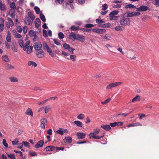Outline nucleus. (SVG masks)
<instances>
[{
	"instance_id": "nucleus-1",
	"label": "nucleus",
	"mask_w": 159,
	"mask_h": 159,
	"mask_svg": "<svg viewBox=\"0 0 159 159\" xmlns=\"http://www.w3.org/2000/svg\"><path fill=\"white\" fill-rule=\"evenodd\" d=\"M100 130L99 129H96L93 130V133H91L89 134L90 139L93 138L95 139H100L102 138L104 136V135L99 136L98 135H97L100 132Z\"/></svg>"
},
{
	"instance_id": "nucleus-2",
	"label": "nucleus",
	"mask_w": 159,
	"mask_h": 159,
	"mask_svg": "<svg viewBox=\"0 0 159 159\" xmlns=\"http://www.w3.org/2000/svg\"><path fill=\"white\" fill-rule=\"evenodd\" d=\"M131 20L129 18H124L120 20V23L121 25L123 26H129L130 24Z\"/></svg>"
},
{
	"instance_id": "nucleus-3",
	"label": "nucleus",
	"mask_w": 159,
	"mask_h": 159,
	"mask_svg": "<svg viewBox=\"0 0 159 159\" xmlns=\"http://www.w3.org/2000/svg\"><path fill=\"white\" fill-rule=\"evenodd\" d=\"M43 49L44 50H46L49 53L52 57L54 56V53L52 52L51 49L49 47L48 45L46 43H44L43 44Z\"/></svg>"
},
{
	"instance_id": "nucleus-4",
	"label": "nucleus",
	"mask_w": 159,
	"mask_h": 159,
	"mask_svg": "<svg viewBox=\"0 0 159 159\" xmlns=\"http://www.w3.org/2000/svg\"><path fill=\"white\" fill-rule=\"evenodd\" d=\"M150 10V9L149 7L144 5H141L139 7L136 8V11L138 12L145 11Z\"/></svg>"
},
{
	"instance_id": "nucleus-5",
	"label": "nucleus",
	"mask_w": 159,
	"mask_h": 159,
	"mask_svg": "<svg viewBox=\"0 0 159 159\" xmlns=\"http://www.w3.org/2000/svg\"><path fill=\"white\" fill-rule=\"evenodd\" d=\"M121 84H122V83L120 82L112 83L107 85L106 87V89H111L112 88L119 86Z\"/></svg>"
},
{
	"instance_id": "nucleus-6",
	"label": "nucleus",
	"mask_w": 159,
	"mask_h": 159,
	"mask_svg": "<svg viewBox=\"0 0 159 159\" xmlns=\"http://www.w3.org/2000/svg\"><path fill=\"white\" fill-rule=\"evenodd\" d=\"M42 45L40 42H38L34 43L33 45L34 48L36 50H41Z\"/></svg>"
},
{
	"instance_id": "nucleus-7",
	"label": "nucleus",
	"mask_w": 159,
	"mask_h": 159,
	"mask_svg": "<svg viewBox=\"0 0 159 159\" xmlns=\"http://www.w3.org/2000/svg\"><path fill=\"white\" fill-rule=\"evenodd\" d=\"M92 31L94 32L99 34H102L106 32V30L104 29L98 28L93 29Z\"/></svg>"
},
{
	"instance_id": "nucleus-8",
	"label": "nucleus",
	"mask_w": 159,
	"mask_h": 159,
	"mask_svg": "<svg viewBox=\"0 0 159 159\" xmlns=\"http://www.w3.org/2000/svg\"><path fill=\"white\" fill-rule=\"evenodd\" d=\"M34 20H33L28 17H25V23L27 25H31Z\"/></svg>"
},
{
	"instance_id": "nucleus-9",
	"label": "nucleus",
	"mask_w": 159,
	"mask_h": 159,
	"mask_svg": "<svg viewBox=\"0 0 159 159\" xmlns=\"http://www.w3.org/2000/svg\"><path fill=\"white\" fill-rule=\"evenodd\" d=\"M76 40L80 42H83L85 40V38L84 36L77 34Z\"/></svg>"
},
{
	"instance_id": "nucleus-10",
	"label": "nucleus",
	"mask_w": 159,
	"mask_h": 159,
	"mask_svg": "<svg viewBox=\"0 0 159 159\" xmlns=\"http://www.w3.org/2000/svg\"><path fill=\"white\" fill-rule=\"evenodd\" d=\"M36 54L38 57L42 58L44 57L45 53L43 50H41L37 51Z\"/></svg>"
},
{
	"instance_id": "nucleus-11",
	"label": "nucleus",
	"mask_w": 159,
	"mask_h": 159,
	"mask_svg": "<svg viewBox=\"0 0 159 159\" xmlns=\"http://www.w3.org/2000/svg\"><path fill=\"white\" fill-rule=\"evenodd\" d=\"M77 34L75 33L71 32L69 35V38L71 40L74 41L76 40Z\"/></svg>"
},
{
	"instance_id": "nucleus-12",
	"label": "nucleus",
	"mask_w": 159,
	"mask_h": 159,
	"mask_svg": "<svg viewBox=\"0 0 159 159\" xmlns=\"http://www.w3.org/2000/svg\"><path fill=\"white\" fill-rule=\"evenodd\" d=\"M40 122L41 123L40 125V126L43 129H45V124L47 122V120L45 118H43L40 120Z\"/></svg>"
},
{
	"instance_id": "nucleus-13",
	"label": "nucleus",
	"mask_w": 159,
	"mask_h": 159,
	"mask_svg": "<svg viewBox=\"0 0 159 159\" xmlns=\"http://www.w3.org/2000/svg\"><path fill=\"white\" fill-rule=\"evenodd\" d=\"M123 122H115L111 123L110 124V125L111 127H114L116 126H121L123 125Z\"/></svg>"
},
{
	"instance_id": "nucleus-14",
	"label": "nucleus",
	"mask_w": 159,
	"mask_h": 159,
	"mask_svg": "<svg viewBox=\"0 0 159 159\" xmlns=\"http://www.w3.org/2000/svg\"><path fill=\"white\" fill-rule=\"evenodd\" d=\"M56 148L55 146H49L46 147L44 149V151L46 152L49 151H53L55 150Z\"/></svg>"
},
{
	"instance_id": "nucleus-15",
	"label": "nucleus",
	"mask_w": 159,
	"mask_h": 159,
	"mask_svg": "<svg viewBox=\"0 0 159 159\" xmlns=\"http://www.w3.org/2000/svg\"><path fill=\"white\" fill-rule=\"evenodd\" d=\"M85 134L84 133L78 132L76 134L77 138L79 139H82L85 138Z\"/></svg>"
},
{
	"instance_id": "nucleus-16",
	"label": "nucleus",
	"mask_w": 159,
	"mask_h": 159,
	"mask_svg": "<svg viewBox=\"0 0 159 159\" xmlns=\"http://www.w3.org/2000/svg\"><path fill=\"white\" fill-rule=\"evenodd\" d=\"M43 143L44 141L43 140H40L35 145V147L37 148L42 147L43 146Z\"/></svg>"
},
{
	"instance_id": "nucleus-17",
	"label": "nucleus",
	"mask_w": 159,
	"mask_h": 159,
	"mask_svg": "<svg viewBox=\"0 0 159 159\" xmlns=\"http://www.w3.org/2000/svg\"><path fill=\"white\" fill-rule=\"evenodd\" d=\"M101 128L107 131L111 129L110 125H101Z\"/></svg>"
},
{
	"instance_id": "nucleus-18",
	"label": "nucleus",
	"mask_w": 159,
	"mask_h": 159,
	"mask_svg": "<svg viewBox=\"0 0 159 159\" xmlns=\"http://www.w3.org/2000/svg\"><path fill=\"white\" fill-rule=\"evenodd\" d=\"M35 26L37 28H38L39 27V25L41 24V21L39 18H36L35 20Z\"/></svg>"
},
{
	"instance_id": "nucleus-19",
	"label": "nucleus",
	"mask_w": 159,
	"mask_h": 159,
	"mask_svg": "<svg viewBox=\"0 0 159 159\" xmlns=\"http://www.w3.org/2000/svg\"><path fill=\"white\" fill-rule=\"evenodd\" d=\"M142 126V125L139 122H136L128 125H127V127L129 128L131 127L137 126Z\"/></svg>"
},
{
	"instance_id": "nucleus-20",
	"label": "nucleus",
	"mask_w": 159,
	"mask_h": 159,
	"mask_svg": "<svg viewBox=\"0 0 159 159\" xmlns=\"http://www.w3.org/2000/svg\"><path fill=\"white\" fill-rule=\"evenodd\" d=\"M26 115L33 116V112L32 110L30 108H28L25 112Z\"/></svg>"
},
{
	"instance_id": "nucleus-21",
	"label": "nucleus",
	"mask_w": 159,
	"mask_h": 159,
	"mask_svg": "<svg viewBox=\"0 0 159 159\" xmlns=\"http://www.w3.org/2000/svg\"><path fill=\"white\" fill-rule=\"evenodd\" d=\"M7 19L8 20V22L9 23V25H7V28H9L10 27V26H11V27L13 26L14 25V24L12 19L10 17H8Z\"/></svg>"
},
{
	"instance_id": "nucleus-22",
	"label": "nucleus",
	"mask_w": 159,
	"mask_h": 159,
	"mask_svg": "<svg viewBox=\"0 0 159 159\" xmlns=\"http://www.w3.org/2000/svg\"><path fill=\"white\" fill-rule=\"evenodd\" d=\"M140 98L139 96L137 95L130 102H134L136 101H140Z\"/></svg>"
},
{
	"instance_id": "nucleus-23",
	"label": "nucleus",
	"mask_w": 159,
	"mask_h": 159,
	"mask_svg": "<svg viewBox=\"0 0 159 159\" xmlns=\"http://www.w3.org/2000/svg\"><path fill=\"white\" fill-rule=\"evenodd\" d=\"M65 142L68 143H70L72 142V138L70 136L66 137L65 138Z\"/></svg>"
},
{
	"instance_id": "nucleus-24",
	"label": "nucleus",
	"mask_w": 159,
	"mask_h": 159,
	"mask_svg": "<svg viewBox=\"0 0 159 159\" xmlns=\"http://www.w3.org/2000/svg\"><path fill=\"white\" fill-rule=\"evenodd\" d=\"M74 123L77 126L79 127H82L83 125L82 122L78 120H75L74 121Z\"/></svg>"
},
{
	"instance_id": "nucleus-25",
	"label": "nucleus",
	"mask_w": 159,
	"mask_h": 159,
	"mask_svg": "<svg viewBox=\"0 0 159 159\" xmlns=\"http://www.w3.org/2000/svg\"><path fill=\"white\" fill-rule=\"evenodd\" d=\"M80 28L79 26H76L75 25L71 26L70 29L71 31H75L80 30Z\"/></svg>"
},
{
	"instance_id": "nucleus-26",
	"label": "nucleus",
	"mask_w": 159,
	"mask_h": 159,
	"mask_svg": "<svg viewBox=\"0 0 159 159\" xmlns=\"http://www.w3.org/2000/svg\"><path fill=\"white\" fill-rule=\"evenodd\" d=\"M119 11H114L111 12L109 14L110 17H111L112 16H115L118 14Z\"/></svg>"
},
{
	"instance_id": "nucleus-27",
	"label": "nucleus",
	"mask_w": 159,
	"mask_h": 159,
	"mask_svg": "<svg viewBox=\"0 0 159 159\" xmlns=\"http://www.w3.org/2000/svg\"><path fill=\"white\" fill-rule=\"evenodd\" d=\"M28 17H29V18L31 19L34 20L35 19V16L34 15L33 13H32L31 12H29L27 13Z\"/></svg>"
},
{
	"instance_id": "nucleus-28",
	"label": "nucleus",
	"mask_w": 159,
	"mask_h": 159,
	"mask_svg": "<svg viewBox=\"0 0 159 159\" xmlns=\"http://www.w3.org/2000/svg\"><path fill=\"white\" fill-rule=\"evenodd\" d=\"M2 60L6 62H9V59L8 56L6 55H5L2 57Z\"/></svg>"
},
{
	"instance_id": "nucleus-29",
	"label": "nucleus",
	"mask_w": 159,
	"mask_h": 159,
	"mask_svg": "<svg viewBox=\"0 0 159 159\" xmlns=\"http://www.w3.org/2000/svg\"><path fill=\"white\" fill-rule=\"evenodd\" d=\"M33 46H29L27 47L26 51L27 53L29 54L32 52Z\"/></svg>"
},
{
	"instance_id": "nucleus-30",
	"label": "nucleus",
	"mask_w": 159,
	"mask_h": 159,
	"mask_svg": "<svg viewBox=\"0 0 159 159\" xmlns=\"http://www.w3.org/2000/svg\"><path fill=\"white\" fill-rule=\"evenodd\" d=\"M28 64L29 66H32L35 67L37 66V64L35 62L32 61H29L28 62Z\"/></svg>"
},
{
	"instance_id": "nucleus-31",
	"label": "nucleus",
	"mask_w": 159,
	"mask_h": 159,
	"mask_svg": "<svg viewBox=\"0 0 159 159\" xmlns=\"http://www.w3.org/2000/svg\"><path fill=\"white\" fill-rule=\"evenodd\" d=\"M6 9V5L4 4H3L1 2H0V9L1 11L5 10Z\"/></svg>"
},
{
	"instance_id": "nucleus-32",
	"label": "nucleus",
	"mask_w": 159,
	"mask_h": 159,
	"mask_svg": "<svg viewBox=\"0 0 159 159\" xmlns=\"http://www.w3.org/2000/svg\"><path fill=\"white\" fill-rule=\"evenodd\" d=\"M11 82H15L18 81V80L17 78L14 77H11L9 78Z\"/></svg>"
},
{
	"instance_id": "nucleus-33",
	"label": "nucleus",
	"mask_w": 159,
	"mask_h": 159,
	"mask_svg": "<svg viewBox=\"0 0 159 159\" xmlns=\"http://www.w3.org/2000/svg\"><path fill=\"white\" fill-rule=\"evenodd\" d=\"M136 7L132 4H129L125 6L126 8H136Z\"/></svg>"
},
{
	"instance_id": "nucleus-34",
	"label": "nucleus",
	"mask_w": 159,
	"mask_h": 159,
	"mask_svg": "<svg viewBox=\"0 0 159 159\" xmlns=\"http://www.w3.org/2000/svg\"><path fill=\"white\" fill-rule=\"evenodd\" d=\"M11 48L14 52H17L18 51L17 47L15 45H13L11 47Z\"/></svg>"
},
{
	"instance_id": "nucleus-35",
	"label": "nucleus",
	"mask_w": 159,
	"mask_h": 159,
	"mask_svg": "<svg viewBox=\"0 0 159 159\" xmlns=\"http://www.w3.org/2000/svg\"><path fill=\"white\" fill-rule=\"evenodd\" d=\"M7 157L11 158V159H16V157L15 155L12 154L10 153V154H7Z\"/></svg>"
},
{
	"instance_id": "nucleus-36",
	"label": "nucleus",
	"mask_w": 159,
	"mask_h": 159,
	"mask_svg": "<svg viewBox=\"0 0 159 159\" xmlns=\"http://www.w3.org/2000/svg\"><path fill=\"white\" fill-rule=\"evenodd\" d=\"M56 133L61 135L63 134V128H60L59 129L57 130Z\"/></svg>"
},
{
	"instance_id": "nucleus-37",
	"label": "nucleus",
	"mask_w": 159,
	"mask_h": 159,
	"mask_svg": "<svg viewBox=\"0 0 159 159\" xmlns=\"http://www.w3.org/2000/svg\"><path fill=\"white\" fill-rule=\"evenodd\" d=\"M111 25V24L110 23L104 24L102 25H100V26L103 28L108 27Z\"/></svg>"
},
{
	"instance_id": "nucleus-38",
	"label": "nucleus",
	"mask_w": 159,
	"mask_h": 159,
	"mask_svg": "<svg viewBox=\"0 0 159 159\" xmlns=\"http://www.w3.org/2000/svg\"><path fill=\"white\" fill-rule=\"evenodd\" d=\"M29 35L32 37L34 36L36 34V33L35 31L30 30L29 32Z\"/></svg>"
},
{
	"instance_id": "nucleus-39",
	"label": "nucleus",
	"mask_w": 159,
	"mask_h": 159,
	"mask_svg": "<svg viewBox=\"0 0 159 159\" xmlns=\"http://www.w3.org/2000/svg\"><path fill=\"white\" fill-rule=\"evenodd\" d=\"M85 116L83 114H80L77 116V118L79 120L83 119Z\"/></svg>"
},
{
	"instance_id": "nucleus-40",
	"label": "nucleus",
	"mask_w": 159,
	"mask_h": 159,
	"mask_svg": "<svg viewBox=\"0 0 159 159\" xmlns=\"http://www.w3.org/2000/svg\"><path fill=\"white\" fill-rule=\"evenodd\" d=\"M111 100L110 98H108L107 99L105 100L104 101H102L101 102V104L102 105L106 104L108 103Z\"/></svg>"
},
{
	"instance_id": "nucleus-41",
	"label": "nucleus",
	"mask_w": 159,
	"mask_h": 159,
	"mask_svg": "<svg viewBox=\"0 0 159 159\" xmlns=\"http://www.w3.org/2000/svg\"><path fill=\"white\" fill-rule=\"evenodd\" d=\"M58 38L60 39H62L64 37V34L62 32H59L58 34Z\"/></svg>"
},
{
	"instance_id": "nucleus-42",
	"label": "nucleus",
	"mask_w": 159,
	"mask_h": 159,
	"mask_svg": "<svg viewBox=\"0 0 159 159\" xmlns=\"http://www.w3.org/2000/svg\"><path fill=\"white\" fill-rule=\"evenodd\" d=\"M115 29L117 31H122L123 30L122 27L121 26H117L115 28Z\"/></svg>"
},
{
	"instance_id": "nucleus-43",
	"label": "nucleus",
	"mask_w": 159,
	"mask_h": 159,
	"mask_svg": "<svg viewBox=\"0 0 159 159\" xmlns=\"http://www.w3.org/2000/svg\"><path fill=\"white\" fill-rule=\"evenodd\" d=\"M96 23L99 24L101 23H103L105 22V21L102 20L97 19L96 20Z\"/></svg>"
},
{
	"instance_id": "nucleus-44",
	"label": "nucleus",
	"mask_w": 159,
	"mask_h": 159,
	"mask_svg": "<svg viewBox=\"0 0 159 159\" xmlns=\"http://www.w3.org/2000/svg\"><path fill=\"white\" fill-rule=\"evenodd\" d=\"M119 17L120 16H113L111 17H110V19L111 20H116L119 18Z\"/></svg>"
},
{
	"instance_id": "nucleus-45",
	"label": "nucleus",
	"mask_w": 159,
	"mask_h": 159,
	"mask_svg": "<svg viewBox=\"0 0 159 159\" xmlns=\"http://www.w3.org/2000/svg\"><path fill=\"white\" fill-rule=\"evenodd\" d=\"M18 42L20 46L21 47L24 45V43L23 40L20 39L18 40Z\"/></svg>"
},
{
	"instance_id": "nucleus-46",
	"label": "nucleus",
	"mask_w": 159,
	"mask_h": 159,
	"mask_svg": "<svg viewBox=\"0 0 159 159\" xmlns=\"http://www.w3.org/2000/svg\"><path fill=\"white\" fill-rule=\"evenodd\" d=\"M76 56L73 55H71L70 56V59L73 61H76Z\"/></svg>"
},
{
	"instance_id": "nucleus-47",
	"label": "nucleus",
	"mask_w": 159,
	"mask_h": 159,
	"mask_svg": "<svg viewBox=\"0 0 159 159\" xmlns=\"http://www.w3.org/2000/svg\"><path fill=\"white\" fill-rule=\"evenodd\" d=\"M133 16H135L134 12L128 13H127V16H126L128 18Z\"/></svg>"
},
{
	"instance_id": "nucleus-48",
	"label": "nucleus",
	"mask_w": 159,
	"mask_h": 159,
	"mask_svg": "<svg viewBox=\"0 0 159 159\" xmlns=\"http://www.w3.org/2000/svg\"><path fill=\"white\" fill-rule=\"evenodd\" d=\"M71 53L73 54L74 52L73 51L75 50L74 48H71L70 46L67 49Z\"/></svg>"
},
{
	"instance_id": "nucleus-49",
	"label": "nucleus",
	"mask_w": 159,
	"mask_h": 159,
	"mask_svg": "<svg viewBox=\"0 0 159 159\" xmlns=\"http://www.w3.org/2000/svg\"><path fill=\"white\" fill-rule=\"evenodd\" d=\"M40 18L43 22L46 21V19L44 16L43 14H40Z\"/></svg>"
},
{
	"instance_id": "nucleus-50",
	"label": "nucleus",
	"mask_w": 159,
	"mask_h": 159,
	"mask_svg": "<svg viewBox=\"0 0 159 159\" xmlns=\"http://www.w3.org/2000/svg\"><path fill=\"white\" fill-rule=\"evenodd\" d=\"M93 27H94V25L91 24H87L85 25V27L87 28H90Z\"/></svg>"
},
{
	"instance_id": "nucleus-51",
	"label": "nucleus",
	"mask_w": 159,
	"mask_h": 159,
	"mask_svg": "<svg viewBox=\"0 0 159 159\" xmlns=\"http://www.w3.org/2000/svg\"><path fill=\"white\" fill-rule=\"evenodd\" d=\"M2 144L6 148H7L8 147V144L6 143V141L5 139H3Z\"/></svg>"
},
{
	"instance_id": "nucleus-52",
	"label": "nucleus",
	"mask_w": 159,
	"mask_h": 159,
	"mask_svg": "<svg viewBox=\"0 0 159 159\" xmlns=\"http://www.w3.org/2000/svg\"><path fill=\"white\" fill-rule=\"evenodd\" d=\"M34 9L37 14H39L40 12L39 8L37 6H35L34 7Z\"/></svg>"
},
{
	"instance_id": "nucleus-53",
	"label": "nucleus",
	"mask_w": 159,
	"mask_h": 159,
	"mask_svg": "<svg viewBox=\"0 0 159 159\" xmlns=\"http://www.w3.org/2000/svg\"><path fill=\"white\" fill-rule=\"evenodd\" d=\"M54 43L57 45H61L60 43L58 42V39H53Z\"/></svg>"
},
{
	"instance_id": "nucleus-54",
	"label": "nucleus",
	"mask_w": 159,
	"mask_h": 159,
	"mask_svg": "<svg viewBox=\"0 0 159 159\" xmlns=\"http://www.w3.org/2000/svg\"><path fill=\"white\" fill-rule=\"evenodd\" d=\"M148 16L146 15L142 17L141 19L142 21H146L147 20Z\"/></svg>"
},
{
	"instance_id": "nucleus-55",
	"label": "nucleus",
	"mask_w": 159,
	"mask_h": 159,
	"mask_svg": "<svg viewBox=\"0 0 159 159\" xmlns=\"http://www.w3.org/2000/svg\"><path fill=\"white\" fill-rule=\"evenodd\" d=\"M107 4H105L102 5V9L104 11H105L107 8Z\"/></svg>"
},
{
	"instance_id": "nucleus-56",
	"label": "nucleus",
	"mask_w": 159,
	"mask_h": 159,
	"mask_svg": "<svg viewBox=\"0 0 159 159\" xmlns=\"http://www.w3.org/2000/svg\"><path fill=\"white\" fill-rule=\"evenodd\" d=\"M7 68L8 69L11 70L14 69V67L12 66L11 64H8L7 66Z\"/></svg>"
},
{
	"instance_id": "nucleus-57",
	"label": "nucleus",
	"mask_w": 159,
	"mask_h": 159,
	"mask_svg": "<svg viewBox=\"0 0 159 159\" xmlns=\"http://www.w3.org/2000/svg\"><path fill=\"white\" fill-rule=\"evenodd\" d=\"M16 29L17 31L20 33L22 31V28L20 26H17L16 27Z\"/></svg>"
},
{
	"instance_id": "nucleus-58",
	"label": "nucleus",
	"mask_w": 159,
	"mask_h": 159,
	"mask_svg": "<svg viewBox=\"0 0 159 159\" xmlns=\"http://www.w3.org/2000/svg\"><path fill=\"white\" fill-rule=\"evenodd\" d=\"M10 7L12 9H15L16 8V6L15 5V3L14 2H13L11 5Z\"/></svg>"
},
{
	"instance_id": "nucleus-59",
	"label": "nucleus",
	"mask_w": 159,
	"mask_h": 159,
	"mask_svg": "<svg viewBox=\"0 0 159 159\" xmlns=\"http://www.w3.org/2000/svg\"><path fill=\"white\" fill-rule=\"evenodd\" d=\"M103 38L107 40H110V35L108 34H106L105 36L103 37Z\"/></svg>"
},
{
	"instance_id": "nucleus-60",
	"label": "nucleus",
	"mask_w": 159,
	"mask_h": 159,
	"mask_svg": "<svg viewBox=\"0 0 159 159\" xmlns=\"http://www.w3.org/2000/svg\"><path fill=\"white\" fill-rule=\"evenodd\" d=\"M80 30L84 32H89L90 31L91 29H85V28H81Z\"/></svg>"
},
{
	"instance_id": "nucleus-61",
	"label": "nucleus",
	"mask_w": 159,
	"mask_h": 159,
	"mask_svg": "<svg viewBox=\"0 0 159 159\" xmlns=\"http://www.w3.org/2000/svg\"><path fill=\"white\" fill-rule=\"evenodd\" d=\"M63 47L65 49H67L70 46L67 43H64L63 44Z\"/></svg>"
},
{
	"instance_id": "nucleus-62",
	"label": "nucleus",
	"mask_w": 159,
	"mask_h": 159,
	"mask_svg": "<svg viewBox=\"0 0 159 159\" xmlns=\"http://www.w3.org/2000/svg\"><path fill=\"white\" fill-rule=\"evenodd\" d=\"M43 36L44 37H48V35L47 34V31L46 30H43Z\"/></svg>"
},
{
	"instance_id": "nucleus-63",
	"label": "nucleus",
	"mask_w": 159,
	"mask_h": 159,
	"mask_svg": "<svg viewBox=\"0 0 159 159\" xmlns=\"http://www.w3.org/2000/svg\"><path fill=\"white\" fill-rule=\"evenodd\" d=\"M4 28V25L0 24V32H2Z\"/></svg>"
},
{
	"instance_id": "nucleus-64",
	"label": "nucleus",
	"mask_w": 159,
	"mask_h": 159,
	"mask_svg": "<svg viewBox=\"0 0 159 159\" xmlns=\"http://www.w3.org/2000/svg\"><path fill=\"white\" fill-rule=\"evenodd\" d=\"M154 4L155 5L159 6V0H155Z\"/></svg>"
}]
</instances>
